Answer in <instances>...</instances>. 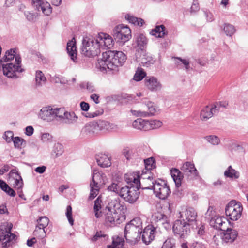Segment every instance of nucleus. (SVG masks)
<instances>
[{
	"label": "nucleus",
	"mask_w": 248,
	"mask_h": 248,
	"mask_svg": "<svg viewBox=\"0 0 248 248\" xmlns=\"http://www.w3.org/2000/svg\"><path fill=\"white\" fill-rule=\"evenodd\" d=\"M126 60V56L119 51H108L102 53V58L98 59L96 67L103 72L107 69L113 70L122 66Z\"/></svg>",
	"instance_id": "obj_1"
},
{
	"label": "nucleus",
	"mask_w": 248,
	"mask_h": 248,
	"mask_svg": "<svg viewBox=\"0 0 248 248\" xmlns=\"http://www.w3.org/2000/svg\"><path fill=\"white\" fill-rule=\"evenodd\" d=\"M142 222L139 217L132 219L127 223L124 230V236L126 240L133 244L135 243L139 238V233H141Z\"/></svg>",
	"instance_id": "obj_2"
},
{
	"label": "nucleus",
	"mask_w": 248,
	"mask_h": 248,
	"mask_svg": "<svg viewBox=\"0 0 248 248\" xmlns=\"http://www.w3.org/2000/svg\"><path fill=\"white\" fill-rule=\"evenodd\" d=\"M120 204L117 201L111 202L106 209L105 220L108 224H120L121 222L120 216Z\"/></svg>",
	"instance_id": "obj_3"
},
{
	"label": "nucleus",
	"mask_w": 248,
	"mask_h": 248,
	"mask_svg": "<svg viewBox=\"0 0 248 248\" xmlns=\"http://www.w3.org/2000/svg\"><path fill=\"white\" fill-rule=\"evenodd\" d=\"M100 48V45L97 38L93 39L85 37L82 40L81 53L86 57H93L97 56L101 52Z\"/></svg>",
	"instance_id": "obj_4"
},
{
	"label": "nucleus",
	"mask_w": 248,
	"mask_h": 248,
	"mask_svg": "<svg viewBox=\"0 0 248 248\" xmlns=\"http://www.w3.org/2000/svg\"><path fill=\"white\" fill-rule=\"evenodd\" d=\"M107 180L106 175L101 171L96 170H93L92 181L90 183L91 191L89 198L93 199L98 194L99 186L105 184Z\"/></svg>",
	"instance_id": "obj_5"
},
{
	"label": "nucleus",
	"mask_w": 248,
	"mask_h": 248,
	"mask_svg": "<svg viewBox=\"0 0 248 248\" xmlns=\"http://www.w3.org/2000/svg\"><path fill=\"white\" fill-rule=\"evenodd\" d=\"M243 210L241 203L235 200L231 201L226 206L225 214L232 221L238 220L241 217Z\"/></svg>",
	"instance_id": "obj_6"
},
{
	"label": "nucleus",
	"mask_w": 248,
	"mask_h": 248,
	"mask_svg": "<svg viewBox=\"0 0 248 248\" xmlns=\"http://www.w3.org/2000/svg\"><path fill=\"white\" fill-rule=\"evenodd\" d=\"M113 36L118 42L124 44L131 38L130 29L124 24H120L113 30Z\"/></svg>",
	"instance_id": "obj_7"
},
{
	"label": "nucleus",
	"mask_w": 248,
	"mask_h": 248,
	"mask_svg": "<svg viewBox=\"0 0 248 248\" xmlns=\"http://www.w3.org/2000/svg\"><path fill=\"white\" fill-rule=\"evenodd\" d=\"M153 190L156 197L161 200L166 199L171 193L167 183L162 179L155 180Z\"/></svg>",
	"instance_id": "obj_8"
},
{
	"label": "nucleus",
	"mask_w": 248,
	"mask_h": 248,
	"mask_svg": "<svg viewBox=\"0 0 248 248\" xmlns=\"http://www.w3.org/2000/svg\"><path fill=\"white\" fill-rule=\"evenodd\" d=\"M16 64L9 63L6 64H2L3 74L9 78L16 77L17 72H22L23 70L21 67V59L20 56H16Z\"/></svg>",
	"instance_id": "obj_9"
},
{
	"label": "nucleus",
	"mask_w": 248,
	"mask_h": 248,
	"mask_svg": "<svg viewBox=\"0 0 248 248\" xmlns=\"http://www.w3.org/2000/svg\"><path fill=\"white\" fill-rule=\"evenodd\" d=\"M191 225L186 222L180 220L175 221L172 229L175 235L180 238H186L189 235Z\"/></svg>",
	"instance_id": "obj_10"
},
{
	"label": "nucleus",
	"mask_w": 248,
	"mask_h": 248,
	"mask_svg": "<svg viewBox=\"0 0 248 248\" xmlns=\"http://www.w3.org/2000/svg\"><path fill=\"white\" fill-rule=\"evenodd\" d=\"M179 214L183 221L190 225L192 228H194L195 226L197 227L198 225L197 214L194 208L189 207L183 209Z\"/></svg>",
	"instance_id": "obj_11"
},
{
	"label": "nucleus",
	"mask_w": 248,
	"mask_h": 248,
	"mask_svg": "<svg viewBox=\"0 0 248 248\" xmlns=\"http://www.w3.org/2000/svg\"><path fill=\"white\" fill-rule=\"evenodd\" d=\"M138 190L136 187L132 186H123L120 192V196L123 198L125 201L130 203H133L139 197Z\"/></svg>",
	"instance_id": "obj_12"
},
{
	"label": "nucleus",
	"mask_w": 248,
	"mask_h": 248,
	"mask_svg": "<svg viewBox=\"0 0 248 248\" xmlns=\"http://www.w3.org/2000/svg\"><path fill=\"white\" fill-rule=\"evenodd\" d=\"M184 177L188 181L196 179L198 177V171L193 163L190 162H185L181 167Z\"/></svg>",
	"instance_id": "obj_13"
},
{
	"label": "nucleus",
	"mask_w": 248,
	"mask_h": 248,
	"mask_svg": "<svg viewBox=\"0 0 248 248\" xmlns=\"http://www.w3.org/2000/svg\"><path fill=\"white\" fill-rule=\"evenodd\" d=\"M155 181L150 172L142 173L138 184V189L139 188L143 189H153Z\"/></svg>",
	"instance_id": "obj_14"
},
{
	"label": "nucleus",
	"mask_w": 248,
	"mask_h": 248,
	"mask_svg": "<svg viewBox=\"0 0 248 248\" xmlns=\"http://www.w3.org/2000/svg\"><path fill=\"white\" fill-rule=\"evenodd\" d=\"M145 87L152 92H156L161 90L162 85L158 79L154 76H147L144 80Z\"/></svg>",
	"instance_id": "obj_15"
},
{
	"label": "nucleus",
	"mask_w": 248,
	"mask_h": 248,
	"mask_svg": "<svg viewBox=\"0 0 248 248\" xmlns=\"http://www.w3.org/2000/svg\"><path fill=\"white\" fill-rule=\"evenodd\" d=\"M156 109L155 104L149 102L144 106L143 110H132L133 114L138 117H147L154 115L155 114Z\"/></svg>",
	"instance_id": "obj_16"
},
{
	"label": "nucleus",
	"mask_w": 248,
	"mask_h": 248,
	"mask_svg": "<svg viewBox=\"0 0 248 248\" xmlns=\"http://www.w3.org/2000/svg\"><path fill=\"white\" fill-rule=\"evenodd\" d=\"M31 3L35 10L38 11H42L45 15L49 16L52 13L50 4L46 1L42 0H32Z\"/></svg>",
	"instance_id": "obj_17"
},
{
	"label": "nucleus",
	"mask_w": 248,
	"mask_h": 248,
	"mask_svg": "<svg viewBox=\"0 0 248 248\" xmlns=\"http://www.w3.org/2000/svg\"><path fill=\"white\" fill-rule=\"evenodd\" d=\"M156 232V228L153 225H148L145 227L142 234L143 242L146 245L149 244L154 239Z\"/></svg>",
	"instance_id": "obj_18"
},
{
	"label": "nucleus",
	"mask_w": 248,
	"mask_h": 248,
	"mask_svg": "<svg viewBox=\"0 0 248 248\" xmlns=\"http://www.w3.org/2000/svg\"><path fill=\"white\" fill-rule=\"evenodd\" d=\"M97 39L100 45L101 48L103 49L111 48L114 44L112 38L109 35L106 33L99 34Z\"/></svg>",
	"instance_id": "obj_19"
},
{
	"label": "nucleus",
	"mask_w": 248,
	"mask_h": 248,
	"mask_svg": "<svg viewBox=\"0 0 248 248\" xmlns=\"http://www.w3.org/2000/svg\"><path fill=\"white\" fill-rule=\"evenodd\" d=\"M140 175L139 171L128 173L125 174V180L127 184H130L132 187L138 189V184Z\"/></svg>",
	"instance_id": "obj_20"
},
{
	"label": "nucleus",
	"mask_w": 248,
	"mask_h": 248,
	"mask_svg": "<svg viewBox=\"0 0 248 248\" xmlns=\"http://www.w3.org/2000/svg\"><path fill=\"white\" fill-rule=\"evenodd\" d=\"M53 108L51 107L43 108L39 113V117L43 120L47 122L54 121Z\"/></svg>",
	"instance_id": "obj_21"
},
{
	"label": "nucleus",
	"mask_w": 248,
	"mask_h": 248,
	"mask_svg": "<svg viewBox=\"0 0 248 248\" xmlns=\"http://www.w3.org/2000/svg\"><path fill=\"white\" fill-rule=\"evenodd\" d=\"M216 113H217V112L216 109H214L213 105L211 107L207 106L202 110L200 118L202 121H205L211 118Z\"/></svg>",
	"instance_id": "obj_22"
},
{
	"label": "nucleus",
	"mask_w": 248,
	"mask_h": 248,
	"mask_svg": "<svg viewBox=\"0 0 248 248\" xmlns=\"http://www.w3.org/2000/svg\"><path fill=\"white\" fill-rule=\"evenodd\" d=\"M95 122H90L86 124L81 130L82 134L91 136L98 132Z\"/></svg>",
	"instance_id": "obj_23"
},
{
	"label": "nucleus",
	"mask_w": 248,
	"mask_h": 248,
	"mask_svg": "<svg viewBox=\"0 0 248 248\" xmlns=\"http://www.w3.org/2000/svg\"><path fill=\"white\" fill-rule=\"evenodd\" d=\"M66 50L73 62H77V50L76 41L74 38L67 43Z\"/></svg>",
	"instance_id": "obj_24"
},
{
	"label": "nucleus",
	"mask_w": 248,
	"mask_h": 248,
	"mask_svg": "<svg viewBox=\"0 0 248 248\" xmlns=\"http://www.w3.org/2000/svg\"><path fill=\"white\" fill-rule=\"evenodd\" d=\"M96 159L98 165L102 167H108L111 164L110 157L105 154L98 155Z\"/></svg>",
	"instance_id": "obj_25"
},
{
	"label": "nucleus",
	"mask_w": 248,
	"mask_h": 248,
	"mask_svg": "<svg viewBox=\"0 0 248 248\" xmlns=\"http://www.w3.org/2000/svg\"><path fill=\"white\" fill-rule=\"evenodd\" d=\"M237 236V232L235 230L230 229L224 232L222 239L226 243H231L236 239Z\"/></svg>",
	"instance_id": "obj_26"
},
{
	"label": "nucleus",
	"mask_w": 248,
	"mask_h": 248,
	"mask_svg": "<svg viewBox=\"0 0 248 248\" xmlns=\"http://www.w3.org/2000/svg\"><path fill=\"white\" fill-rule=\"evenodd\" d=\"M124 155L127 160H136L141 158L142 153L138 150H124Z\"/></svg>",
	"instance_id": "obj_27"
},
{
	"label": "nucleus",
	"mask_w": 248,
	"mask_h": 248,
	"mask_svg": "<svg viewBox=\"0 0 248 248\" xmlns=\"http://www.w3.org/2000/svg\"><path fill=\"white\" fill-rule=\"evenodd\" d=\"M171 174L176 186L179 187L181 185L182 180L185 178L182 172L176 168H173L171 170Z\"/></svg>",
	"instance_id": "obj_28"
},
{
	"label": "nucleus",
	"mask_w": 248,
	"mask_h": 248,
	"mask_svg": "<svg viewBox=\"0 0 248 248\" xmlns=\"http://www.w3.org/2000/svg\"><path fill=\"white\" fill-rule=\"evenodd\" d=\"M78 119L75 112L66 111L62 122L68 124H74L77 122Z\"/></svg>",
	"instance_id": "obj_29"
},
{
	"label": "nucleus",
	"mask_w": 248,
	"mask_h": 248,
	"mask_svg": "<svg viewBox=\"0 0 248 248\" xmlns=\"http://www.w3.org/2000/svg\"><path fill=\"white\" fill-rule=\"evenodd\" d=\"M148 124V120L141 118L137 119L132 123V126L134 128L145 131L148 130V128L149 127Z\"/></svg>",
	"instance_id": "obj_30"
},
{
	"label": "nucleus",
	"mask_w": 248,
	"mask_h": 248,
	"mask_svg": "<svg viewBox=\"0 0 248 248\" xmlns=\"http://www.w3.org/2000/svg\"><path fill=\"white\" fill-rule=\"evenodd\" d=\"M36 86L40 87L45 85L46 78L41 71H37L35 75Z\"/></svg>",
	"instance_id": "obj_31"
},
{
	"label": "nucleus",
	"mask_w": 248,
	"mask_h": 248,
	"mask_svg": "<svg viewBox=\"0 0 248 248\" xmlns=\"http://www.w3.org/2000/svg\"><path fill=\"white\" fill-rule=\"evenodd\" d=\"M165 30V26L163 25H161L160 26H157L154 29H153L150 32V33L156 37L162 38L164 37L166 34Z\"/></svg>",
	"instance_id": "obj_32"
},
{
	"label": "nucleus",
	"mask_w": 248,
	"mask_h": 248,
	"mask_svg": "<svg viewBox=\"0 0 248 248\" xmlns=\"http://www.w3.org/2000/svg\"><path fill=\"white\" fill-rule=\"evenodd\" d=\"M224 175L227 178L235 179H238L240 176L239 172L233 169L231 166H229L225 170Z\"/></svg>",
	"instance_id": "obj_33"
},
{
	"label": "nucleus",
	"mask_w": 248,
	"mask_h": 248,
	"mask_svg": "<svg viewBox=\"0 0 248 248\" xmlns=\"http://www.w3.org/2000/svg\"><path fill=\"white\" fill-rule=\"evenodd\" d=\"M136 43L138 49L143 50L147 44V39L143 34H139L136 38Z\"/></svg>",
	"instance_id": "obj_34"
},
{
	"label": "nucleus",
	"mask_w": 248,
	"mask_h": 248,
	"mask_svg": "<svg viewBox=\"0 0 248 248\" xmlns=\"http://www.w3.org/2000/svg\"><path fill=\"white\" fill-rule=\"evenodd\" d=\"M65 110L64 108H53V117L54 121L57 120L59 121H61V122L62 121L64 115L65 113Z\"/></svg>",
	"instance_id": "obj_35"
},
{
	"label": "nucleus",
	"mask_w": 248,
	"mask_h": 248,
	"mask_svg": "<svg viewBox=\"0 0 248 248\" xmlns=\"http://www.w3.org/2000/svg\"><path fill=\"white\" fill-rule=\"evenodd\" d=\"M16 49H11L10 50H8L6 52L4 57L0 60V62H6L13 60L14 58H16V56H19V55L16 54Z\"/></svg>",
	"instance_id": "obj_36"
},
{
	"label": "nucleus",
	"mask_w": 248,
	"mask_h": 248,
	"mask_svg": "<svg viewBox=\"0 0 248 248\" xmlns=\"http://www.w3.org/2000/svg\"><path fill=\"white\" fill-rule=\"evenodd\" d=\"M0 188L7 195L11 197L16 196L15 191L11 188L4 181L0 179Z\"/></svg>",
	"instance_id": "obj_37"
},
{
	"label": "nucleus",
	"mask_w": 248,
	"mask_h": 248,
	"mask_svg": "<svg viewBox=\"0 0 248 248\" xmlns=\"http://www.w3.org/2000/svg\"><path fill=\"white\" fill-rule=\"evenodd\" d=\"M125 19L128 20L130 23L139 26H142L144 23L142 19L135 17L128 14L125 16Z\"/></svg>",
	"instance_id": "obj_38"
},
{
	"label": "nucleus",
	"mask_w": 248,
	"mask_h": 248,
	"mask_svg": "<svg viewBox=\"0 0 248 248\" xmlns=\"http://www.w3.org/2000/svg\"><path fill=\"white\" fill-rule=\"evenodd\" d=\"M124 241L123 238L117 236L113 238L112 244L108 245V248H122L124 245Z\"/></svg>",
	"instance_id": "obj_39"
},
{
	"label": "nucleus",
	"mask_w": 248,
	"mask_h": 248,
	"mask_svg": "<svg viewBox=\"0 0 248 248\" xmlns=\"http://www.w3.org/2000/svg\"><path fill=\"white\" fill-rule=\"evenodd\" d=\"M123 187V186H121L120 183L114 182L108 187V190L109 191L114 192L120 196V192L121 191L122 187Z\"/></svg>",
	"instance_id": "obj_40"
},
{
	"label": "nucleus",
	"mask_w": 248,
	"mask_h": 248,
	"mask_svg": "<svg viewBox=\"0 0 248 248\" xmlns=\"http://www.w3.org/2000/svg\"><path fill=\"white\" fill-rule=\"evenodd\" d=\"M155 217H156L157 218H159L158 222L162 224L163 225L164 228H165L166 230L170 229L171 225L170 224V222L166 220L167 217L166 216L161 214H158L157 216H155Z\"/></svg>",
	"instance_id": "obj_41"
},
{
	"label": "nucleus",
	"mask_w": 248,
	"mask_h": 248,
	"mask_svg": "<svg viewBox=\"0 0 248 248\" xmlns=\"http://www.w3.org/2000/svg\"><path fill=\"white\" fill-rule=\"evenodd\" d=\"M33 235L37 238L42 239L46 237V232L45 228L36 226L33 232Z\"/></svg>",
	"instance_id": "obj_42"
},
{
	"label": "nucleus",
	"mask_w": 248,
	"mask_h": 248,
	"mask_svg": "<svg viewBox=\"0 0 248 248\" xmlns=\"http://www.w3.org/2000/svg\"><path fill=\"white\" fill-rule=\"evenodd\" d=\"M176 64L178 67L181 68L183 66L185 67L186 70L189 69V62L186 59H182L180 58H175Z\"/></svg>",
	"instance_id": "obj_43"
},
{
	"label": "nucleus",
	"mask_w": 248,
	"mask_h": 248,
	"mask_svg": "<svg viewBox=\"0 0 248 248\" xmlns=\"http://www.w3.org/2000/svg\"><path fill=\"white\" fill-rule=\"evenodd\" d=\"M148 125L149 128H148V130L158 128L161 126L162 124V123L159 120H148Z\"/></svg>",
	"instance_id": "obj_44"
},
{
	"label": "nucleus",
	"mask_w": 248,
	"mask_h": 248,
	"mask_svg": "<svg viewBox=\"0 0 248 248\" xmlns=\"http://www.w3.org/2000/svg\"><path fill=\"white\" fill-rule=\"evenodd\" d=\"M223 30L226 35L229 36H232L235 32L234 27L229 24H225Z\"/></svg>",
	"instance_id": "obj_45"
},
{
	"label": "nucleus",
	"mask_w": 248,
	"mask_h": 248,
	"mask_svg": "<svg viewBox=\"0 0 248 248\" xmlns=\"http://www.w3.org/2000/svg\"><path fill=\"white\" fill-rule=\"evenodd\" d=\"M63 152V146L59 143L55 144L52 151V154H55V157H58L62 155Z\"/></svg>",
	"instance_id": "obj_46"
},
{
	"label": "nucleus",
	"mask_w": 248,
	"mask_h": 248,
	"mask_svg": "<svg viewBox=\"0 0 248 248\" xmlns=\"http://www.w3.org/2000/svg\"><path fill=\"white\" fill-rule=\"evenodd\" d=\"M98 132L100 130H107L108 127L109 126V122L104 120H99L95 122Z\"/></svg>",
	"instance_id": "obj_47"
},
{
	"label": "nucleus",
	"mask_w": 248,
	"mask_h": 248,
	"mask_svg": "<svg viewBox=\"0 0 248 248\" xmlns=\"http://www.w3.org/2000/svg\"><path fill=\"white\" fill-rule=\"evenodd\" d=\"M205 139L210 143L214 145H217L220 143V139L215 135H210L205 137Z\"/></svg>",
	"instance_id": "obj_48"
},
{
	"label": "nucleus",
	"mask_w": 248,
	"mask_h": 248,
	"mask_svg": "<svg viewBox=\"0 0 248 248\" xmlns=\"http://www.w3.org/2000/svg\"><path fill=\"white\" fill-rule=\"evenodd\" d=\"M49 220L46 217L44 216L39 217L37 220V226L45 228L48 225Z\"/></svg>",
	"instance_id": "obj_49"
},
{
	"label": "nucleus",
	"mask_w": 248,
	"mask_h": 248,
	"mask_svg": "<svg viewBox=\"0 0 248 248\" xmlns=\"http://www.w3.org/2000/svg\"><path fill=\"white\" fill-rule=\"evenodd\" d=\"M145 168L147 170H152L155 167V159L153 157L144 159Z\"/></svg>",
	"instance_id": "obj_50"
},
{
	"label": "nucleus",
	"mask_w": 248,
	"mask_h": 248,
	"mask_svg": "<svg viewBox=\"0 0 248 248\" xmlns=\"http://www.w3.org/2000/svg\"><path fill=\"white\" fill-rule=\"evenodd\" d=\"M144 77H146V73L143 70L139 69L136 71L133 79L137 81H140Z\"/></svg>",
	"instance_id": "obj_51"
},
{
	"label": "nucleus",
	"mask_w": 248,
	"mask_h": 248,
	"mask_svg": "<svg viewBox=\"0 0 248 248\" xmlns=\"http://www.w3.org/2000/svg\"><path fill=\"white\" fill-rule=\"evenodd\" d=\"M228 102L224 101L218 102H216L213 105V106L214 107V109H216L217 112V113L221 109V108H226L228 106Z\"/></svg>",
	"instance_id": "obj_52"
},
{
	"label": "nucleus",
	"mask_w": 248,
	"mask_h": 248,
	"mask_svg": "<svg viewBox=\"0 0 248 248\" xmlns=\"http://www.w3.org/2000/svg\"><path fill=\"white\" fill-rule=\"evenodd\" d=\"M11 228H9L8 229V231H6L5 233H2L3 235L1 236V237H3L2 238L3 240H5L6 241H10L15 239L16 235L13 233H12L10 232Z\"/></svg>",
	"instance_id": "obj_53"
},
{
	"label": "nucleus",
	"mask_w": 248,
	"mask_h": 248,
	"mask_svg": "<svg viewBox=\"0 0 248 248\" xmlns=\"http://www.w3.org/2000/svg\"><path fill=\"white\" fill-rule=\"evenodd\" d=\"M226 218L223 217H216L214 219H213L212 221L214 222V227L217 229L220 228L221 225H222L224 222L223 219Z\"/></svg>",
	"instance_id": "obj_54"
},
{
	"label": "nucleus",
	"mask_w": 248,
	"mask_h": 248,
	"mask_svg": "<svg viewBox=\"0 0 248 248\" xmlns=\"http://www.w3.org/2000/svg\"><path fill=\"white\" fill-rule=\"evenodd\" d=\"M66 216L70 224L72 226L74 224V219L72 218V207L68 206L66 208Z\"/></svg>",
	"instance_id": "obj_55"
},
{
	"label": "nucleus",
	"mask_w": 248,
	"mask_h": 248,
	"mask_svg": "<svg viewBox=\"0 0 248 248\" xmlns=\"http://www.w3.org/2000/svg\"><path fill=\"white\" fill-rule=\"evenodd\" d=\"M154 61L151 57L143 56L141 59V62L143 66L148 67L151 64L153 63Z\"/></svg>",
	"instance_id": "obj_56"
},
{
	"label": "nucleus",
	"mask_w": 248,
	"mask_h": 248,
	"mask_svg": "<svg viewBox=\"0 0 248 248\" xmlns=\"http://www.w3.org/2000/svg\"><path fill=\"white\" fill-rule=\"evenodd\" d=\"M25 15L27 19L30 21H34L39 16L37 13H33L29 11L25 12Z\"/></svg>",
	"instance_id": "obj_57"
},
{
	"label": "nucleus",
	"mask_w": 248,
	"mask_h": 248,
	"mask_svg": "<svg viewBox=\"0 0 248 248\" xmlns=\"http://www.w3.org/2000/svg\"><path fill=\"white\" fill-rule=\"evenodd\" d=\"M15 187L18 189H20L23 187V180L21 176H19L18 177L15 178V183H14Z\"/></svg>",
	"instance_id": "obj_58"
},
{
	"label": "nucleus",
	"mask_w": 248,
	"mask_h": 248,
	"mask_svg": "<svg viewBox=\"0 0 248 248\" xmlns=\"http://www.w3.org/2000/svg\"><path fill=\"white\" fill-rule=\"evenodd\" d=\"M14 146L16 148H21L23 142H25L23 139L19 137H16L13 140Z\"/></svg>",
	"instance_id": "obj_59"
},
{
	"label": "nucleus",
	"mask_w": 248,
	"mask_h": 248,
	"mask_svg": "<svg viewBox=\"0 0 248 248\" xmlns=\"http://www.w3.org/2000/svg\"><path fill=\"white\" fill-rule=\"evenodd\" d=\"M13 133L11 131H8L5 132L4 139L7 142L10 143L12 140L13 141Z\"/></svg>",
	"instance_id": "obj_60"
},
{
	"label": "nucleus",
	"mask_w": 248,
	"mask_h": 248,
	"mask_svg": "<svg viewBox=\"0 0 248 248\" xmlns=\"http://www.w3.org/2000/svg\"><path fill=\"white\" fill-rule=\"evenodd\" d=\"M224 222L222 225L220 226V228L219 230L224 231V232L229 230L231 228L229 227L230 225V221L227 219H223Z\"/></svg>",
	"instance_id": "obj_61"
},
{
	"label": "nucleus",
	"mask_w": 248,
	"mask_h": 248,
	"mask_svg": "<svg viewBox=\"0 0 248 248\" xmlns=\"http://www.w3.org/2000/svg\"><path fill=\"white\" fill-rule=\"evenodd\" d=\"M51 80L55 83H64L63 78L60 75H55L51 77Z\"/></svg>",
	"instance_id": "obj_62"
},
{
	"label": "nucleus",
	"mask_w": 248,
	"mask_h": 248,
	"mask_svg": "<svg viewBox=\"0 0 248 248\" xmlns=\"http://www.w3.org/2000/svg\"><path fill=\"white\" fill-rule=\"evenodd\" d=\"M198 225H199L198 224L197 225V227L195 226L193 229H194V228L198 229L197 234H198L200 236H202L205 232V226L203 224H201L200 226H199V227H198Z\"/></svg>",
	"instance_id": "obj_63"
},
{
	"label": "nucleus",
	"mask_w": 248,
	"mask_h": 248,
	"mask_svg": "<svg viewBox=\"0 0 248 248\" xmlns=\"http://www.w3.org/2000/svg\"><path fill=\"white\" fill-rule=\"evenodd\" d=\"M42 139L44 142L52 140V136L49 133H44L42 135Z\"/></svg>",
	"instance_id": "obj_64"
}]
</instances>
